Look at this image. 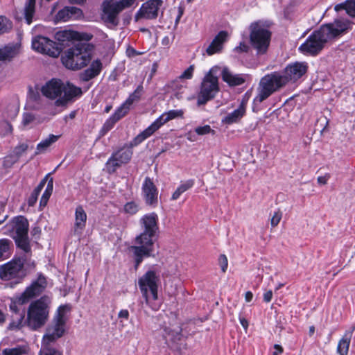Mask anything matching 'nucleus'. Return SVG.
<instances>
[{
    "label": "nucleus",
    "mask_w": 355,
    "mask_h": 355,
    "mask_svg": "<svg viewBox=\"0 0 355 355\" xmlns=\"http://www.w3.org/2000/svg\"><path fill=\"white\" fill-rule=\"evenodd\" d=\"M197 134L194 132H192V131H189L187 134H186V137L187 139L191 141V142H193V141H197Z\"/></svg>",
    "instance_id": "nucleus-56"
},
{
    "label": "nucleus",
    "mask_w": 355,
    "mask_h": 355,
    "mask_svg": "<svg viewBox=\"0 0 355 355\" xmlns=\"http://www.w3.org/2000/svg\"><path fill=\"white\" fill-rule=\"evenodd\" d=\"M46 286V278L40 275L37 279L32 283V284L26 288L24 292L10 305V309L15 315H24V313H18V305H23L27 303L33 297L40 295Z\"/></svg>",
    "instance_id": "nucleus-14"
},
{
    "label": "nucleus",
    "mask_w": 355,
    "mask_h": 355,
    "mask_svg": "<svg viewBox=\"0 0 355 355\" xmlns=\"http://www.w3.org/2000/svg\"><path fill=\"white\" fill-rule=\"evenodd\" d=\"M13 157L14 155L12 153L6 157L4 159V166H6V167H10L12 164H14L15 162H12Z\"/></svg>",
    "instance_id": "nucleus-57"
},
{
    "label": "nucleus",
    "mask_w": 355,
    "mask_h": 355,
    "mask_svg": "<svg viewBox=\"0 0 355 355\" xmlns=\"http://www.w3.org/2000/svg\"><path fill=\"white\" fill-rule=\"evenodd\" d=\"M353 22L347 19H336L332 23L322 25L314 31L300 45L299 50L307 55H316L331 40L336 38L352 28Z\"/></svg>",
    "instance_id": "nucleus-1"
},
{
    "label": "nucleus",
    "mask_w": 355,
    "mask_h": 355,
    "mask_svg": "<svg viewBox=\"0 0 355 355\" xmlns=\"http://www.w3.org/2000/svg\"><path fill=\"white\" fill-rule=\"evenodd\" d=\"M60 137V135H55L53 134L49 135L47 138L43 139L37 145L35 155H37L45 153L53 144L55 143L58 140Z\"/></svg>",
    "instance_id": "nucleus-29"
},
{
    "label": "nucleus",
    "mask_w": 355,
    "mask_h": 355,
    "mask_svg": "<svg viewBox=\"0 0 355 355\" xmlns=\"http://www.w3.org/2000/svg\"><path fill=\"white\" fill-rule=\"evenodd\" d=\"M194 66H189L180 76L182 79H191L193 77Z\"/></svg>",
    "instance_id": "nucleus-50"
},
{
    "label": "nucleus",
    "mask_w": 355,
    "mask_h": 355,
    "mask_svg": "<svg viewBox=\"0 0 355 355\" xmlns=\"http://www.w3.org/2000/svg\"><path fill=\"white\" fill-rule=\"evenodd\" d=\"M29 224L28 220L22 216L14 217L6 228L10 236L14 239L18 248L22 250L25 254H31V247L28 236Z\"/></svg>",
    "instance_id": "nucleus-5"
},
{
    "label": "nucleus",
    "mask_w": 355,
    "mask_h": 355,
    "mask_svg": "<svg viewBox=\"0 0 355 355\" xmlns=\"http://www.w3.org/2000/svg\"><path fill=\"white\" fill-rule=\"evenodd\" d=\"M139 224L142 232L135 238L136 245L129 248V250L133 254L135 269H137L144 259L152 255L153 238L159 230L158 216L155 212L146 214L140 218Z\"/></svg>",
    "instance_id": "nucleus-2"
},
{
    "label": "nucleus",
    "mask_w": 355,
    "mask_h": 355,
    "mask_svg": "<svg viewBox=\"0 0 355 355\" xmlns=\"http://www.w3.org/2000/svg\"><path fill=\"white\" fill-rule=\"evenodd\" d=\"M354 329L353 327L352 330L347 331L339 340L336 349L339 355H347Z\"/></svg>",
    "instance_id": "nucleus-28"
},
{
    "label": "nucleus",
    "mask_w": 355,
    "mask_h": 355,
    "mask_svg": "<svg viewBox=\"0 0 355 355\" xmlns=\"http://www.w3.org/2000/svg\"><path fill=\"white\" fill-rule=\"evenodd\" d=\"M218 263L221 268L222 272H225L228 266V261L227 257L225 254H220L218 258Z\"/></svg>",
    "instance_id": "nucleus-49"
},
{
    "label": "nucleus",
    "mask_w": 355,
    "mask_h": 355,
    "mask_svg": "<svg viewBox=\"0 0 355 355\" xmlns=\"http://www.w3.org/2000/svg\"><path fill=\"white\" fill-rule=\"evenodd\" d=\"M336 12L345 10L346 13L351 17H355V0H346L343 3L336 4L334 7Z\"/></svg>",
    "instance_id": "nucleus-31"
},
{
    "label": "nucleus",
    "mask_w": 355,
    "mask_h": 355,
    "mask_svg": "<svg viewBox=\"0 0 355 355\" xmlns=\"http://www.w3.org/2000/svg\"><path fill=\"white\" fill-rule=\"evenodd\" d=\"M143 91L142 85H139L137 89L129 96L125 103L129 107L135 101L139 100Z\"/></svg>",
    "instance_id": "nucleus-39"
},
{
    "label": "nucleus",
    "mask_w": 355,
    "mask_h": 355,
    "mask_svg": "<svg viewBox=\"0 0 355 355\" xmlns=\"http://www.w3.org/2000/svg\"><path fill=\"white\" fill-rule=\"evenodd\" d=\"M116 121L112 116H110L103 124L101 130V134L102 135H105L108 131H110L115 125Z\"/></svg>",
    "instance_id": "nucleus-45"
},
{
    "label": "nucleus",
    "mask_w": 355,
    "mask_h": 355,
    "mask_svg": "<svg viewBox=\"0 0 355 355\" xmlns=\"http://www.w3.org/2000/svg\"><path fill=\"white\" fill-rule=\"evenodd\" d=\"M135 1L136 0L105 1L103 3L102 19L109 27L116 26L119 24V14L123 10L130 8Z\"/></svg>",
    "instance_id": "nucleus-11"
},
{
    "label": "nucleus",
    "mask_w": 355,
    "mask_h": 355,
    "mask_svg": "<svg viewBox=\"0 0 355 355\" xmlns=\"http://www.w3.org/2000/svg\"><path fill=\"white\" fill-rule=\"evenodd\" d=\"M246 104V101L243 100L237 109L227 114L223 119V123L225 124H232L239 122L245 114Z\"/></svg>",
    "instance_id": "nucleus-24"
},
{
    "label": "nucleus",
    "mask_w": 355,
    "mask_h": 355,
    "mask_svg": "<svg viewBox=\"0 0 355 355\" xmlns=\"http://www.w3.org/2000/svg\"><path fill=\"white\" fill-rule=\"evenodd\" d=\"M271 23L269 21L258 20L250 24V42L258 55L265 54L270 45Z\"/></svg>",
    "instance_id": "nucleus-4"
},
{
    "label": "nucleus",
    "mask_w": 355,
    "mask_h": 355,
    "mask_svg": "<svg viewBox=\"0 0 355 355\" xmlns=\"http://www.w3.org/2000/svg\"><path fill=\"white\" fill-rule=\"evenodd\" d=\"M52 192L45 190L40 199V206H46Z\"/></svg>",
    "instance_id": "nucleus-52"
},
{
    "label": "nucleus",
    "mask_w": 355,
    "mask_h": 355,
    "mask_svg": "<svg viewBox=\"0 0 355 355\" xmlns=\"http://www.w3.org/2000/svg\"><path fill=\"white\" fill-rule=\"evenodd\" d=\"M218 69V67L211 68L202 78L197 95L198 105L206 104L214 98L219 92V81L217 76Z\"/></svg>",
    "instance_id": "nucleus-8"
},
{
    "label": "nucleus",
    "mask_w": 355,
    "mask_h": 355,
    "mask_svg": "<svg viewBox=\"0 0 355 355\" xmlns=\"http://www.w3.org/2000/svg\"><path fill=\"white\" fill-rule=\"evenodd\" d=\"M12 27V22L8 18L0 16V35L8 32Z\"/></svg>",
    "instance_id": "nucleus-42"
},
{
    "label": "nucleus",
    "mask_w": 355,
    "mask_h": 355,
    "mask_svg": "<svg viewBox=\"0 0 355 355\" xmlns=\"http://www.w3.org/2000/svg\"><path fill=\"white\" fill-rule=\"evenodd\" d=\"M184 114L182 110H172L163 113L150 125L136 136L132 146H137L145 139L150 137L155 131L159 129L164 124L175 118H182Z\"/></svg>",
    "instance_id": "nucleus-12"
},
{
    "label": "nucleus",
    "mask_w": 355,
    "mask_h": 355,
    "mask_svg": "<svg viewBox=\"0 0 355 355\" xmlns=\"http://www.w3.org/2000/svg\"><path fill=\"white\" fill-rule=\"evenodd\" d=\"M272 297V291H268L263 294V300L266 302H270Z\"/></svg>",
    "instance_id": "nucleus-60"
},
{
    "label": "nucleus",
    "mask_w": 355,
    "mask_h": 355,
    "mask_svg": "<svg viewBox=\"0 0 355 355\" xmlns=\"http://www.w3.org/2000/svg\"><path fill=\"white\" fill-rule=\"evenodd\" d=\"M53 178H51L48 182V184H47V186H46V188L45 190L53 192Z\"/></svg>",
    "instance_id": "nucleus-62"
},
{
    "label": "nucleus",
    "mask_w": 355,
    "mask_h": 355,
    "mask_svg": "<svg viewBox=\"0 0 355 355\" xmlns=\"http://www.w3.org/2000/svg\"><path fill=\"white\" fill-rule=\"evenodd\" d=\"M47 176H46L37 185V187L33 190L31 193L30 197L28 199V205L31 207H33L36 203L38 196L43 189L45 184L46 182Z\"/></svg>",
    "instance_id": "nucleus-35"
},
{
    "label": "nucleus",
    "mask_w": 355,
    "mask_h": 355,
    "mask_svg": "<svg viewBox=\"0 0 355 355\" xmlns=\"http://www.w3.org/2000/svg\"><path fill=\"white\" fill-rule=\"evenodd\" d=\"M142 195L146 205L156 207L158 202V190L153 181L146 177L141 187Z\"/></svg>",
    "instance_id": "nucleus-17"
},
{
    "label": "nucleus",
    "mask_w": 355,
    "mask_h": 355,
    "mask_svg": "<svg viewBox=\"0 0 355 355\" xmlns=\"http://www.w3.org/2000/svg\"><path fill=\"white\" fill-rule=\"evenodd\" d=\"M162 3V0H148L144 3L135 16V21H137L141 19H153L157 18Z\"/></svg>",
    "instance_id": "nucleus-16"
},
{
    "label": "nucleus",
    "mask_w": 355,
    "mask_h": 355,
    "mask_svg": "<svg viewBox=\"0 0 355 355\" xmlns=\"http://www.w3.org/2000/svg\"><path fill=\"white\" fill-rule=\"evenodd\" d=\"M55 18L58 21H67L71 19L70 14L67 6L58 11L55 15Z\"/></svg>",
    "instance_id": "nucleus-46"
},
{
    "label": "nucleus",
    "mask_w": 355,
    "mask_h": 355,
    "mask_svg": "<svg viewBox=\"0 0 355 355\" xmlns=\"http://www.w3.org/2000/svg\"><path fill=\"white\" fill-rule=\"evenodd\" d=\"M287 84V78L280 72H272L262 77L257 87L254 103H261Z\"/></svg>",
    "instance_id": "nucleus-7"
},
{
    "label": "nucleus",
    "mask_w": 355,
    "mask_h": 355,
    "mask_svg": "<svg viewBox=\"0 0 355 355\" xmlns=\"http://www.w3.org/2000/svg\"><path fill=\"white\" fill-rule=\"evenodd\" d=\"M94 46L84 42H78L68 49L62 54L61 60L62 64L69 69L78 70L92 60V51Z\"/></svg>",
    "instance_id": "nucleus-3"
},
{
    "label": "nucleus",
    "mask_w": 355,
    "mask_h": 355,
    "mask_svg": "<svg viewBox=\"0 0 355 355\" xmlns=\"http://www.w3.org/2000/svg\"><path fill=\"white\" fill-rule=\"evenodd\" d=\"M87 214L83 207L78 206L75 211L74 232L76 234H81L85 227Z\"/></svg>",
    "instance_id": "nucleus-26"
},
{
    "label": "nucleus",
    "mask_w": 355,
    "mask_h": 355,
    "mask_svg": "<svg viewBox=\"0 0 355 355\" xmlns=\"http://www.w3.org/2000/svg\"><path fill=\"white\" fill-rule=\"evenodd\" d=\"M118 317L119 318H125L128 320L129 318V312L127 309H122L119 312Z\"/></svg>",
    "instance_id": "nucleus-59"
},
{
    "label": "nucleus",
    "mask_w": 355,
    "mask_h": 355,
    "mask_svg": "<svg viewBox=\"0 0 355 355\" xmlns=\"http://www.w3.org/2000/svg\"><path fill=\"white\" fill-rule=\"evenodd\" d=\"M82 94V90L80 87H76L69 83L63 84L62 96L55 101L57 106L64 105L73 98L80 96Z\"/></svg>",
    "instance_id": "nucleus-18"
},
{
    "label": "nucleus",
    "mask_w": 355,
    "mask_h": 355,
    "mask_svg": "<svg viewBox=\"0 0 355 355\" xmlns=\"http://www.w3.org/2000/svg\"><path fill=\"white\" fill-rule=\"evenodd\" d=\"M67 8L69 9L71 19H77L83 15L82 10L78 8L67 6Z\"/></svg>",
    "instance_id": "nucleus-48"
},
{
    "label": "nucleus",
    "mask_w": 355,
    "mask_h": 355,
    "mask_svg": "<svg viewBox=\"0 0 355 355\" xmlns=\"http://www.w3.org/2000/svg\"><path fill=\"white\" fill-rule=\"evenodd\" d=\"M69 310L70 307L68 305H62L58 308L53 324L48 327L42 340L55 343L64 335L67 320L66 314Z\"/></svg>",
    "instance_id": "nucleus-9"
},
{
    "label": "nucleus",
    "mask_w": 355,
    "mask_h": 355,
    "mask_svg": "<svg viewBox=\"0 0 355 355\" xmlns=\"http://www.w3.org/2000/svg\"><path fill=\"white\" fill-rule=\"evenodd\" d=\"M35 11V0H26L24 9V18L28 24L33 22Z\"/></svg>",
    "instance_id": "nucleus-34"
},
{
    "label": "nucleus",
    "mask_w": 355,
    "mask_h": 355,
    "mask_svg": "<svg viewBox=\"0 0 355 355\" xmlns=\"http://www.w3.org/2000/svg\"><path fill=\"white\" fill-rule=\"evenodd\" d=\"M55 37L61 42L70 40H76L78 42L83 40L89 41L92 36L87 33H80L71 30H62L58 31L55 35Z\"/></svg>",
    "instance_id": "nucleus-19"
},
{
    "label": "nucleus",
    "mask_w": 355,
    "mask_h": 355,
    "mask_svg": "<svg viewBox=\"0 0 355 355\" xmlns=\"http://www.w3.org/2000/svg\"><path fill=\"white\" fill-rule=\"evenodd\" d=\"M140 209L139 204L135 201H130L123 206V211L126 214L132 216L136 214Z\"/></svg>",
    "instance_id": "nucleus-38"
},
{
    "label": "nucleus",
    "mask_w": 355,
    "mask_h": 355,
    "mask_svg": "<svg viewBox=\"0 0 355 355\" xmlns=\"http://www.w3.org/2000/svg\"><path fill=\"white\" fill-rule=\"evenodd\" d=\"M282 218V212L280 210H277L274 212L271 219L270 224L272 227L278 225Z\"/></svg>",
    "instance_id": "nucleus-47"
},
{
    "label": "nucleus",
    "mask_w": 355,
    "mask_h": 355,
    "mask_svg": "<svg viewBox=\"0 0 355 355\" xmlns=\"http://www.w3.org/2000/svg\"><path fill=\"white\" fill-rule=\"evenodd\" d=\"M5 211V205L0 202V225L3 224L7 219L8 216L5 215L3 216L2 213H3Z\"/></svg>",
    "instance_id": "nucleus-55"
},
{
    "label": "nucleus",
    "mask_w": 355,
    "mask_h": 355,
    "mask_svg": "<svg viewBox=\"0 0 355 355\" xmlns=\"http://www.w3.org/2000/svg\"><path fill=\"white\" fill-rule=\"evenodd\" d=\"M38 355H63V351L55 343L42 340Z\"/></svg>",
    "instance_id": "nucleus-27"
},
{
    "label": "nucleus",
    "mask_w": 355,
    "mask_h": 355,
    "mask_svg": "<svg viewBox=\"0 0 355 355\" xmlns=\"http://www.w3.org/2000/svg\"><path fill=\"white\" fill-rule=\"evenodd\" d=\"M129 110L130 107L124 103L114 112V113L111 116L117 122L128 114Z\"/></svg>",
    "instance_id": "nucleus-41"
},
{
    "label": "nucleus",
    "mask_w": 355,
    "mask_h": 355,
    "mask_svg": "<svg viewBox=\"0 0 355 355\" xmlns=\"http://www.w3.org/2000/svg\"><path fill=\"white\" fill-rule=\"evenodd\" d=\"M116 158L112 154L111 157L108 159L105 164V167L109 173H114L118 168H119L122 164L121 162H118Z\"/></svg>",
    "instance_id": "nucleus-37"
},
{
    "label": "nucleus",
    "mask_w": 355,
    "mask_h": 355,
    "mask_svg": "<svg viewBox=\"0 0 355 355\" xmlns=\"http://www.w3.org/2000/svg\"><path fill=\"white\" fill-rule=\"evenodd\" d=\"M12 317V321L9 324V329L15 330L19 329L22 326L24 315H15Z\"/></svg>",
    "instance_id": "nucleus-43"
},
{
    "label": "nucleus",
    "mask_w": 355,
    "mask_h": 355,
    "mask_svg": "<svg viewBox=\"0 0 355 355\" xmlns=\"http://www.w3.org/2000/svg\"><path fill=\"white\" fill-rule=\"evenodd\" d=\"M194 184L193 180H189L183 183H182L178 187L179 190H180L182 193L187 191L189 189H191Z\"/></svg>",
    "instance_id": "nucleus-51"
},
{
    "label": "nucleus",
    "mask_w": 355,
    "mask_h": 355,
    "mask_svg": "<svg viewBox=\"0 0 355 355\" xmlns=\"http://www.w3.org/2000/svg\"><path fill=\"white\" fill-rule=\"evenodd\" d=\"M29 348L21 345L13 348H6L2 351L1 355H28Z\"/></svg>",
    "instance_id": "nucleus-36"
},
{
    "label": "nucleus",
    "mask_w": 355,
    "mask_h": 355,
    "mask_svg": "<svg viewBox=\"0 0 355 355\" xmlns=\"http://www.w3.org/2000/svg\"><path fill=\"white\" fill-rule=\"evenodd\" d=\"M51 301L43 296L31 303L27 311L26 324L32 330H37L45 325L49 315Z\"/></svg>",
    "instance_id": "nucleus-6"
},
{
    "label": "nucleus",
    "mask_w": 355,
    "mask_h": 355,
    "mask_svg": "<svg viewBox=\"0 0 355 355\" xmlns=\"http://www.w3.org/2000/svg\"><path fill=\"white\" fill-rule=\"evenodd\" d=\"M195 132L200 136H203L208 134L215 135L216 132L211 129L210 125H205L203 126H198L195 129Z\"/></svg>",
    "instance_id": "nucleus-44"
},
{
    "label": "nucleus",
    "mask_w": 355,
    "mask_h": 355,
    "mask_svg": "<svg viewBox=\"0 0 355 355\" xmlns=\"http://www.w3.org/2000/svg\"><path fill=\"white\" fill-rule=\"evenodd\" d=\"M159 275L154 270H148L139 279L138 285L146 303L150 300H156L158 297V284Z\"/></svg>",
    "instance_id": "nucleus-13"
},
{
    "label": "nucleus",
    "mask_w": 355,
    "mask_h": 355,
    "mask_svg": "<svg viewBox=\"0 0 355 355\" xmlns=\"http://www.w3.org/2000/svg\"><path fill=\"white\" fill-rule=\"evenodd\" d=\"M17 54V48L15 45H8L0 48V61H10Z\"/></svg>",
    "instance_id": "nucleus-33"
},
{
    "label": "nucleus",
    "mask_w": 355,
    "mask_h": 355,
    "mask_svg": "<svg viewBox=\"0 0 355 355\" xmlns=\"http://www.w3.org/2000/svg\"><path fill=\"white\" fill-rule=\"evenodd\" d=\"M183 193L180 190H179V187L177 188V189L174 191L171 196V200H175L180 198L181 194Z\"/></svg>",
    "instance_id": "nucleus-61"
},
{
    "label": "nucleus",
    "mask_w": 355,
    "mask_h": 355,
    "mask_svg": "<svg viewBox=\"0 0 355 355\" xmlns=\"http://www.w3.org/2000/svg\"><path fill=\"white\" fill-rule=\"evenodd\" d=\"M249 49V47L244 42H241L239 46L234 48V51L241 53V52H247Z\"/></svg>",
    "instance_id": "nucleus-54"
},
{
    "label": "nucleus",
    "mask_w": 355,
    "mask_h": 355,
    "mask_svg": "<svg viewBox=\"0 0 355 355\" xmlns=\"http://www.w3.org/2000/svg\"><path fill=\"white\" fill-rule=\"evenodd\" d=\"M132 146V143H130V147ZM112 154L116 158V159H117L118 162H121V164H123L128 163L131 159L132 150H131V148H122Z\"/></svg>",
    "instance_id": "nucleus-32"
},
{
    "label": "nucleus",
    "mask_w": 355,
    "mask_h": 355,
    "mask_svg": "<svg viewBox=\"0 0 355 355\" xmlns=\"http://www.w3.org/2000/svg\"><path fill=\"white\" fill-rule=\"evenodd\" d=\"M227 36L228 35L226 31H220L206 49L207 54L212 55L220 52L223 49V44L227 40Z\"/></svg>",
    "instance_id": "nucleus-23"
},
{
    "label": "nucleus",
    "mask_w": 355,
    "mask_h": 355,
    "mask_svg": "<svg viewBox=\"0 0 355 355\" xmlns=\"http://www.w3.org/2000/svg\"><path fill=\"white\" fill-rule=\"evenodd\" d=\"M329 178H330V175L327 173L324 176H319L317 180H318V182L320 184H326Z\"/></svg>",
    "instance_id": "nucleus-58"
},
{
    "label": "nucleus",
    "mask_w": 355,
    "mask_h": 355,
    "mask_svg": "<svg viewBox=\"0 0 355 355\" xmlns=\"http://www.w3.org/2000/svg\"><path fill=\"white\" fill-rule=\"evenodd\" d=\"M32 47L35 51L53 58L58 57L61 52V48L56 42L40 35L33 39Z\"/></svg>",
    "instance_id": "nucleus-15"
},
{
    "label": "nucleus",
    "mask_w": 355,
    "mask_h": 355,
    "mask_svg": "<svg viewBox=\"0 0 355 355\" xmlns=\"http://www.w3.org/2000/svg\"><path fill=\"white\" fill-rule=\"evenodd\" d=\"M63 83L60 80L52 79L42 87V93L50 99L62 96Z\"/></svg>",
    "instance_id": "nucleus-21"
},
{
    "label": "nucleus",
    "mask_w": 355,
    "mask_h": 355,
    "mask_svg": "<svg viewBox=\"0 0 355 355\" xmlns=\"http://www.w3.org/2000/svg\"><path fill=\"white\" fill-rule=\"evenodd\" d=\"M307 71V65L303 62H295L287 66L283 76L287 78V83L290 80L296 81Z\"/></svg>",
    "instance_id": "nucleus-20"
},
{
    "label": "nucleus",
    "mask_w": 355,
    "mask_h": 355,
    "mask_svg": "<svg viewBox=\"0 0 355 355\" xmlns=\"http://www.w3.org/2000/svg\"><path fill=\"white\" fill-rule=\"evenodd\" d=\"M252 297H253V294L251 291H248L245 293V298L246 302H250L252 300Z\"/></svg>",
    "instance_id": "nucleus-63"
},
{
    "label": "nucleus",
    "mask_w": 355,
    "mask_h": 355,
    "mask_svg": "<svg viewBox=\"0 0 355 355\" xmlns=\"http://www.w3.org/2000/svg\"><path fill=\"white\" fill-rule=\"evenodd\" d=\"M13 244L8 239H0V261L8 259L12 252Z\"/></svg>",
    "instance_id": "nucleus-30"
},
{
    "label": "nucleus",
    "mask_w": 355,
    "mask_h": 355,
    "mask_svg": "<svg viewBox=\"0 0 355 355\" xmlns=\"http://www.w3.org/2000/svg\"><path fill=\"white\" fill-rule=\"evenodd\" d=\"M240 322H241V324L242 325V327L244 328V329H247L248 327V322L247 320H245V318H240Z\"/></svg>",
    "instance_id": "nucleus-64"
},
{
    "label": "nucleus",
    "mask_w": 355,
    "mask_h": 355,
    "mask_svg": "<svg viewBox=\"0 0 355 355\" xmlns=\"http://www.w3.org/2000/svg\"><path fill=\"white\" fill-rule=\"evenodd\" d=\"M26 276L24 260L21 258L13 259L0 267V279L10 281L11 286L19 284Z\"/></svg>",
    "instance_id": "nucleus-10"
},
{
    "label": "nucleus",
    "mask_w": 355,
    "mask_h": 355,
    "mask_svg": "<svg viewBox=\"0 0 355 355\" xmlns=\"http://www.w3.org/2000/svg\"><path fill=\"white\" fill-rule=\"evenodd\" d=\"M28 148L27 144H19L13 150L12 154L14 155L12 162H17L21 155L25 153Z\"/></svg>",
    "instance_id": "nucleus-40"
},
{
    "label": "nucleus",
    "mask_w": 355,
    "mask_h": 355,
    "mask_svg": "<svg viewBox=\"0 0 355 355\" xmlns=\"http://www.w3.org/2000/svg\"><path fill=\"white\" fill-rule=\"evenodd\" d=\"M102 69V63L100 60H94L90 67L81 73L80 78V80L85 82L97 76Z\"/></svg>",
    "instance_id": "nucleus-25"
},
{
    "label": "nucleus",
    "mask_w": 355,
    "mask_h": 355,
    "mask_svg": "<svg viewBox=\"0 0 355 355\" xmlns=\"http://www.w3.org/2000/svg\"><path fill=\"white\" fill-rule=\"evenodd\" d=\"M245 75L232 73L227 67H223L221 71L222 80L230 87L243 85L245 82Z\"/></svg>",
    "instance_id": "nucleus-22"
},
{
    "label": "nucleus",
    "mask_w": 355,
    "mask_h": 355,
    "mask_svg": "<svg viewBox=\"0 0 355 355\" xmlns=\"http://www.w3.org/2000/svg\"><path fill=\"white\" fill-rule=\"evenodd\" d=\"M34 120V116L29 113H25L23 115L22 125L26 127L29 125Z\"/></svg>",
    "instance_id": "nucleus-53"
}]
</instances>
